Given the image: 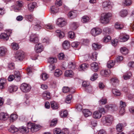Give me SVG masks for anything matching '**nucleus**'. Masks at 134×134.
Segmentation results:
<instances>
[{
	"label": "nucleus",
	"mask_w": 134,
	"mask_h": 134,
	"mask_svg": "<svg viewBox=\"0 0 134 134\" xmlns=\"http://www.w3.org/2000/svg\"><path fill=\"white\" fill-rule=\"evenodd\" d=\"M131 75V73L130 72H128L125 74L123 77L125 80H127L130 79Z\"/></svg>",
	"instance_id": "obj_34"
},
{
	"label": "nucleus",
	"mask_w": 134,
	"mask_h": 134,
	"mask_svg": "<svg viewBox=\"0 0 134 134\" xmlns=\"http://www.w3.org/2000/svg\"><path fill=\"white\" fill-rule=\"evenodd\" d=\"M42 95L44 98L46 99H49L51 98L50 93L47 91L44 92Z\"/></svg>",
	"instance_id": "obj_21"
},
{
	"label": "nucleus",
	"mask_w": 134,
	"mask_h": 134,
	"mask_svg": "<svg viewBox=\"0 0 134 134\" xmlns=\"http://www.w3.org/2000/svg\"><path fill=\"white\" fill-rule=\"evenodd\" d=\"M43 46L41 43L36 44L35 47V50L37 53H40L43 50Z\"/></svg>",
	"instance_id": "obj_9"
},
{
	"label": "nucleus",
	"mask_w": 134,
	"mask_h": 134,
	"mask_svg": "<svg viewBox=\"0 0 134 134\" xmlns=\"http://www.w3.org/2000/svg\"><path fill=\"white\" fill-rule=\"evenodd\" d=\"M57 123V120L56 119H53L52 120L50 126L51 127L54 126H55Z\"/></svg>",
	"instance_id": "obj_47"
},
{
	"label": "nucleus",
	"mask_w": 134,
	"mask_h": 134,
	"mask_svg": "<svg viewBox=\"0 0 134 134\" xmlns=\"http://www.w3.org/2000/svg\"><path fill=\"white\" fill-rule=\"evenodd\" d=\"M98 75L97 73H95L91 77L90 79L91 80L94 81L98 77Z\"/></svg>",
	"instance_id": "obj_57"
},
{
	"label": "nucleus",
	"mask_w": 134,
	"mask_h": 134,
	"mask_svg": "<svg viewBox=\"0 0 134 134\" xmlns=\"http://www.w3.org/2000/svg\"><path fill=\"white\" fill-rule=\"evenodd\" d=\"M89 20V18L88 17L85 16L82 17L81 21L82 22L86 23L88 22Z\"/></svg>",
	"instance_id": "obj_48"
},
{
	"label": "nucleus",
	"mask_w": 134,
	"mask_h": 134,
	"mask_svg": "<svg viewBox=\"0 0 134 134\" xmlns=\"http://www.w3.org/2000/svg\"><path fill=\"white\" fill-rule=\"evenodd\" d=\"M60 115L61 117H66L68 115V111L66 110L62 111L60 112Z\"/></svg>",
	"instance_id": "obj_41"
},
{
	"label": "nucleus",
	"mask_w": 134,
	"mask_h": 134,
	"mask_svg": "<svg viewBox=\"0 0 134 134\" xmlns=\"http://www.w3.org/2000/svg\"><path fill=\"white\" fill-rule=\"evenodd\" d=\"M120 41L121 42H124L126 41L129 38V36L128 35H124L120 36Z\"/></svg>",
	"instance_id": "obj_19"
},
{
	"label": "nucleus",
	"mask_w": 134,
	"mask_h": 134,
	"mask_svg": "<svg viewBox=\"0 0 134 134\" xmlns=\"http://www.w3.org/2000/svg\"><path fill=\"white\" fill-rule=\"evenodd\" d=\"M113 120V117L110 115L103 117L102 119V122L103 124L107 125H111Z\"/></svg>",
	"instance_id": "obj_1"
},
{
	"label": "nucleus",
	"mask_w": 134,
	"mask_h": 134,
	"mask_svg": "<svg viewBox=\"0 0 134 134\" xmlns=\"http://www.w3.org/2000/svg\"><path fill=\"white\" fill-rule=\"evenodd\" d=\"M102 116V114L98 111H94L93 114V117L95 119H99Z\"/></svg>",
	"instance_id": "obj_23"
},
{
	"label": "nucleus",
	"mask_w": 134,
	"mask_h": 134,
	"mask_svg": "<svg viewBox=\"0 0 134 134\" xmlns=\"http://www.w3.org/2000/svg\"><path fill=\"white\" fill-rule=\"evenodd\" d=\"M115 62L112 60L109 61L107 64V66L109 68H111L113 67L115 64Z\"/></svg>",
	"instance_id": "obj_37"
},
{
	"label": "nucleus",
	"mask_w": 134,
	"mask_h": 134,
	"mask_svg": "<svg viewBox=\"0 0 134 134\" xmlns=\"http://www.w3.org/2000/svg\"><path fill=\"white\" fill-rule=\"evenodd\" d=\"M19 131L22 133H23L27 131V129L25 127L21 126L20 127L19 129Z\"/></svg>",
	"instance_id": "obj_46"
},
{
	"label": "nucleus",
	"mask_w": 134,
	"mask_h": 134,
	"mask_svg": "<svg viewBox=\"0 0 134 134\" xmlns=\"http://www.w3.org/2000/svg\"><path fill=\"white\" fill-rule=\"evenodd\" d=\"M97 54L96 52H94L93 53L91 57L92 59L94 61L97 60Z\"/></svg>",
	"instance_id": "obj_53"
},
{
	"label": "nucleus",
	"mask_w": 134,
	"mask_h": 134,
	"mask_svg": "<svg viewBox=\"0 0 134 134\" xmlns=\"http://www.w3.org/2000/svg\"><path fill=\"white\" fill-rule=\"evenodd\" d=\"M93 49L94 50H96L100 48L101 47V45L97 43H94L92 45Z\"/></svg>",
	"instance_id": "obj_32"
},
{
	"label": "nucleus",
	"mask_w": 134,
	"mask_h": 134,
	"mask_svg": "<svg viewBox=\"0 0 134 134\" xmlns=\"http://www.w3.org/2000/svg\"><path fill=\"white\" fill-rule=\"evenodd\" d=\"M74 72L71 70H67L65 73V75L67 77H72L74 75Z\"/></svg>",
	"instance_id": "obj_24"
},
{
	"label": "nucleus",
	"mask_w": 134,
	"mask_h": 134,
	"mask_svg": "<svg viewBox=\"0 0 134 134\" xmlns=\"http://www.w3.org/2000/svg\"><path fill=\"white\" fill-rule=\"evenodd\" d=\"M48 62L51 64H53L57 62V60L56 57L50 58L48 60Z\"/></svg>",
	"instance_id": "obj_45"
},
{
	"label": "nucleus",
	"mask_w": 134,
	"mask_h": 134,
	"mask_svg": "<svg viewBox=\"0 0 134 134\" xmlns=\"http://www.w3.org/2000/svg\"><path fill=\"white\" fill-rule=\"evenodd\" d=\"M68 36L70 38L72 39L75 37V35L73 32L71 31L69 32L68 33Z\"/></svg>",
	"instance_id": "obj_51"
},
{
	"label": "nucleus",
	"mask_w": 134,
	"mask_h": 134,
	"mask_svg": "<svg viewBox=\"0 0 134 134\" xmlns=\"http://www.w3.org/2000/svg\"><path fill=\"white\" fill-rule=\"evenodd\" d=\"M25 18L27 19L29 21H31L33 20V15L30 14L29 15H25Z\"/></svg>",
	"instance_id": "obj_40"
},
{
	"label": "nucleus",
	"mask_w": 134,
	"mask_h": 134,
	"mask_svg": "<svg viewBox=\"0 0 134 134\" xmlns=\"http://www.w3.org/2000/svg\"><path fill=\"white\" fill-rule=\"evenodd\" d=\"M115 27L116 29H121L123 27V26L122 24L118 22H116L115 24Z\"/></svg>",
	"instance_id": "obj_39"
},
{
	"label": "nucleus",
	"mask_w": 134,
	"mask_h": 134,
	"mask_svg": "<svg viewBox=\"0 0 134 134\" xmlns=\"http://www.w3.org/2000/svg\"><path fill=\"white\" fill-rule=\"evenodd\" d=\"M30 41L35 43H38L39 39L37 35L36 34H31L30 36Z\"/></svg>",
	"instance_id": "obj_8"
},
{
	"label": "nucleus",
	"mask_w": 134,
	"mask_h": 134,
	"mask_svg": "<svg viewBox=\"0 0 134 134\" xmlns=\"http://www.w3.org/2000/svg\"><path fill=\"white\" fill-rule=\"evenodd\" d=\"M99 102L100 104H105L107 103V99L106 98H102L99 100Z\"/></svg>",
	"instance_id": "obj_50"
},
{
	"label": "nucleus",
	"mask_w": 134,
	"mask_h": 134,
	"mask_svg": "<svg viewBox=\"0 0 134 134\" xmlns=\"http://www.w3.org/2000/svg\"><path fill=\"white\" fill-rule=\"evenodd\" d=\"M27 127L29 131H30L32 132H36L39 129L38 126L32 123H28L27 125Z\"/></svg>",
	"instance_id": "obj_3"
},
{
	"label": "nucleus",
	"mask_w": 134,
	"mask_h": 134,
	"mask_svg": "<svg viewBox=\"0 0 134 134\" xmlns=\"http://www.w3.org/2000/svg\"><path fill=\"white\" fill-rule=\"evenodd\" d=\"M124 125L123 124H119L116 126V130L118 131H121Z\"/></svg>",
	"instance_id": "obj_38"
},
{
	"label": "nucleus",
	"mask_w": 134,
	"mask_h": 134,
	"mask_svg": "<svg viewBox=\"0 0 134 134\" xmlns=\"http://www.w3.org/2000/svg\"><path fill=\"white\" fill-rule=\"evenodd\" d=\"M45 27L47 29H52L54 28V26L52 25L49 24L45 25Z\"/></svg>",
	"instance_id": "obj_60"
},
{
	"label": "nucleus",
	"mask_w": 134,
	"mask_h": 134,
	"mask_svg": "<svg viewBox=\"0 0 134 134\" xmlns=\"http://www.w3.org/2000/svg\"><path fill=\"white\" fill-rule=\"evenodd\" d=\"M9 131L11 133H14L18 132L19 131V129L16 127L14 125H12L11 126Z\"/></svg>",
	"instance_id": "obj_31"
},
{
	"label": "nucleus",
	"mask_w": 134,
	"mask_h": 134,
	"mask_svg": "<svg viewBox=\"0 0 134 134\" xmlns=\"http://www.w3.org/2000/svg\"><path fill=\"white\" fill-rule=\"evenodd\" d=\"M11 46L12 49L15 51L18 50L19 48L18 44L15 42L12 43L11 44Z\"/></svg>",
	"instance_id": "obj_29"
},
{
	"label": "nucleus",
	"mask_w": 134,
	"mask_h": 134,
	"mask_svg": "<svg viewBox=\"0 0 134 134\" xmlns=\"http://www.w3.org/2000/svg\"><path fill=\"white\" fill-rule=\"evenodd\" d=\"M7 51V49L4 47H0V56H4Z\"/></svg>",
	"instance_id": "obj_12"
},
{
	"label": "nucleus",
	"mask_w": 134,
	"mask_h": 134,
	"mask_svg": "<svg viewBox=\"0 0 134 134\" xmlns=\"http://www.w3.org/2000/svg\"><path fill=\"white\" fill-rule=\"evenodd\" d=\"M89 66L88 64H83L80 66L78 68V70L80 71H84L88 68Z\"/></svg>",
	"instance_id": "obj_16"
},
{
	"label": "nucleus",
	"mask_w": 134,
	"mask_h": 134,
	"mask_svg": "<svg viewBox=\"0 0 134 134\" xmlns=\"http://www.w3.org/2000/svg\"><path fill=\"white\" fill-rule=\"evenodd\" d=\"M111 39V37L109 36H105L103 38V41L104 42H108Z\"/></svg>",
	"instance_id": "obj_49"
},
{
	"label": "nucleus",
	"mask_w": 134,
	"mask_h": 134,
	"mask_svg": "<svg viewBox=\"0 0 134 134\" xmlns=\"http://www.w3.org/2000/svg\"><path fill=\"white\" fill-rule=\"evenodd\" d=\"M68 16L70 18H74L76 16V14L74 11H71L68 13Z\"/></svg>",
	"instance_id": "obj_30"
},
{
	"label": "nucleus",
	"mask_w": 134,
	"mask_h": 134,
	"mask_svg": "<svg viewBox=\"0 0 134 134\" xmlns=\"http://www.w3.org/2000/svg\"><path fill=\"white\" fill-rule=\"evenodd\" d=\"M63 91L64 93H66L70 91V88L67 87H63Z\"/></svg>",
	"instance_id": "obj_59"
},
{
	"label": "nucleus",
	"mask_w": 134,
	"mask_h": 134,
	"mask_svg": "<svg viewBox=\"0 0 134 134\" xmlns=\"http://www.w3.org/2000/svg\"><path fill=\"white\" fill-rule=\"evenodd\" d=\"M18 89V87L17 86L11 85L9 87L8 90L10 92L12 93L16 91Z\"/></svg>",
	"instance_id": "obj_15"
},
{
	"label": "nucleus",
	"mask_w": 134,
	"mask_h": 134,
	"mask_svg": "<svg viewBox=\"0 0 134 134\" xmlns=\"http://www.w3.org/2000/svg\"><path fill=\"white\" fill-rule=\"evenodd\" d=\"M51 107L53 109L55 110L58 108V105L55 101H52L51 102Z\"/></svg>",
	"instance_id": "obj_27"
},
{
	"label": "nucleus",
	"mask_w": 134,
	"mask_h": 134,
	"mask_svg": "<svg viewBox=\"0 0 134 134\" xmlns=\"http://www.w3.org/2000/svg\"><path fill=\"white\" fill-rule=\"evenodd\" d=\"M110 73V70L108 69L101 71L100 72V74L102 76L106 77Z\"/></svg>",
	"instance_id": "obj_17"
},
{
	"label": "nucleus",
	"mask_w": 134,
	"mask_h": 134,
	"mask_svg": "<svg viewBox=\"0 0 134 134\" xmlns=\"http://www.w3.org/2000/svg\"><path fill=\"white\" fill-rule=\"evenodd\" d=\"M118 109V108L114 104H111V107L110 111H116Z\"/></svg>",
	"instance_id": "obj_56"
},
{
	"label": "nucleus",
	"mask_w": 134,
	"mask_h": 134,
	"mask_svg": "<svg viewBox=\"0 0 134 134\" xmlns=\"http://www.w3.org/2000/svg\"><path fill=\"white\" fill-rule=\"evenodd\" d=\"M61 132V130L59 128H55L54 129L53 133L54 134H59Z\"/></svg>",
	"instance_id": "obj_58"
},
{
	"label": "nucleus",
	"mask_w": 134,
	"mask_h": 134,
	"mask_svg": "<svg viewBox=\"0 0 134 134\" xmlns=\"http://www.w3.org/2000/svg\"><path fill=\"white\" fill-rule=\"evenodd\" d=\"M71 27L73 30H75L77 27V24L76 23L74 22L71 25Z\"/></svg>",
	"instance_id": "obj_52"
},
{
	"label": "nucleus",
	"mask_w": 134,
	"mask_h": 134,
	"mask_svg": "<svg viewBox=\"0 0 134 134\" xmlns=\"http://www.w3.org/2000/svg\"><path fill=\"white\" fill-rule=\"evenodd\" d=\"M0 38L4 40H7L9 39L8 35L5 33H2L0 35Z\"/></svg>",
	"instance_id": "obj_22"
},
{
	"label": "nucleus",
	"mask_w": 134,
	"mask_h": 134,
	"mask_svg": "<svg viewBox=\"0 0 134 134\" xmlns=\"http://www.w3.org/2000/svg\"><path fill=\"white\" fill-rule=\"evenodd\" d=\"M127 12L126 9H123L119 12V15L121 17H124L126 16L127 14Z\"/></svg>",
	"instance_id": "obj_28"
},
{
	"label": "nucleus",
	"mask_w": 134,
	"mask_h": 134,
	"mask_svg": "<svg viewBox=\"0 0 134 134\" xmlns=\"http://www.w3.org/2000/svg\"><path fill=\"white\" fill-rule=\"evenodd\" d=\"M8 68L10 69H13L15 68L14 64L13 63H10L8 64Z\"/></svg>",
	"instance_id": "obj_63"
},
{
	"label": "nucleus",
	"mask_w": 134,
	"mask_h": 134,
	"mask_svg": "<svg viewBox=\"0 0 134 134\" xmlns=\"http://www.w3.org/2000/svg\"><path fill=\"white\" fill-rule=\"evenodd\" d=\"M8 118L7 114L5 113H1L0 114V119L2 120H5Z\"/></svg>",
	"instance_id": "obj_18"
},
{
	"label": "nucleus",
	"mask_w": 134,
	"mask_h": 134,
	"mask_svg": "<svg viewBox=\"0 0 134 134\" xmlns=\"http://www.w3.org/2000/svg\"><path fill=\"white\" fill-rule=\"evenodd\" d=\"M72 96L71 94H69L68 95L66 99L65 102L67 103H69L71 102V100L72 98Z\"/></svg>",
	"instance_id": "obj_44"
},
{
	"label": "nucleus",
	"mask_w": 134,
	"mask_h": 134,
	"mask_svg": "<svg viewBox=\"0 0 134 134\" xmlns=\"http://www.w3.org/2000/svg\"><path fill=\"white\" fill-rule=\"evenodd\" d=\"M51 12L52 13H54L58 12V9L55 6H53L51 7Z\"/></svg>",
	"instance_id": "obj_42"
},
{
	"label": "nucleus",
	"mask_w": 134,
	"mask_h": 134,
	"mask_svg": "<svg viewBox=\"0 0 134 134\" xmlns=\"http://www.w3.org/2000/svg\"><path fill=\"white\" fill-rule=\"evenodd\" d=\"M120 51L121 53L123 54H126L128 53V50L125 47L121 48Z\"/></svg>",
	"instance_id": "obj_43"
},
{
	"label": "nucleus",
	"mask_w": 134,
	"mask_h": 134,
	"mask_svg": "<svg viewBox=\"0 0 134 134\" xmlns=\"http://www.w3.org/2000/svg\"><path fill=\"white\" fill-rule=\"evenodd\" d=\"M56 32L57 33V35L60 38H63L65 36L64 33L59 30H57L56 31Z\"/></svg>",
	"instance_id": "obj_25"
},
{
	"label": "nucleus",
	"mask_w": 134,
	"mask_h": 134,
	"mask_svg": "<svg viewBox=\"0 0 134 134\" xmlns=\"http://www.w3.org/2000/svg\"><path fill=\"white\" fill-rule=\"evenodd\" d=\"M123 3L126 5H130L131 4L132 1L131 0H125Z\"/></svg>",
	"instance_id": "obj_61"
},
{
	"label": "nucleus",
	"mask_w": 134,
	"mask_h": 134,
	"mask_svg": "<svg viewBox=\"0 0 134 134\" xmlns=\"http://www.w3.org/2000/svg\"><path fill=\"white\" fill-rule=\"evenodd\" d=\"M18 118V116L15 114H12L10 116V119L13 121L15 120Z\"/></svg>",
	"instance_id": "obj_55"
},
{
	"label": "nucleus",
	"mask_w": 134,
	"mask_h": 134,
	"mask_svg": "<svg viewBox=\"0 0 134 134\" xmlns=\"http://www.w3.org/2000/svg\"><path fill=\"white\" fill-rule=\"evenodd\" d=\"M57 23L59 27H61L65 26L66 24L65 19L62 18H59L58 19Z\"/></svg>",
	"instance_id": "obj_7"
},
{
	"label": "nucleus",
	"mask_w": 134,
	"mask_h": 134,
	"mask_svg": "<svg viewBox=\"0 0 134 134\" xmlns=\"http://www.w3.org/2000/svg\"><path fill=\"white\" fill-rule=\"evenodd\" d=\"M30 86L25 83L22 84L20 87L21 91L24 92H29L31 90Z\"/></svg>",
	"instance_id": "obj_4"
},
{
	"label": "nucleus",
	"mask_w": 134,
	"mask_h": 134,
	"mask_svg": "<svg viewBox=\"0 0 134 134\" xmlns=\"http://www.w3.org/2000/svg\"><path fill=\"white\" fill-rule=\"evenodd\" d=\"M112 17V14L111 13H108L104 14L100 18L101 23L106 24L109 23Z\"/></svg>",
	"instance_id": "obj_2"
},
{
	"label": "nucleus",
	"mask_w": 134,
	"mask_h": 134,
	"mask_svg": "<svg viewBox=\"0 0 134 134\" xmlns=\"http://www.w3.org/2000/svg\"><path fill=\"white\" fill-rule=\"evenodd\" d=\"M91 70L94 72L98 71V65L96 62H93L91 64Z\"/></svg>",
	"instance_id": "obj_10"
},
{
	"label": "nucleus",
	"mask_w": 134,
	"mask_h": 134,
	"mask_svg": "<svg viewBox=\"0 0 134 134\" xmlns=\"http://www.w3.org/2000/svg\"><path fill=\"white\" fill-rule=\"evenodd\" d=\"M24 57V53L22 51H18L15 55L16 61H21Z\"/></svg>",
	"instance_id": "obj_5"
},
{
	"label": "nucleus",
	"mask_w": 134,
	"mask_h": 134,
	"mask_svg": "<svg viewBox=\"0 0 134 134\" xmlns=\"http://www.w3.org/2000/svg\"><path fill=\"white\" fill-rule=\"evenodd\" d=\"M5 83L6 80L5 79H1L0 80V89H2L3 88Z\"/></svg>",
	"instance_id": "obj_36"
},
{
	"label": "nucleus",
	"mask_w": 134,
	"mask_h": 134,
	"mask_svg": "<svg viewBox=\"0 0 134 134\" xmlns=\"http://www.w3.org/2000/svg\"><path fill=\"white\" fill-rule=\"evenodd\" d=\"M75 63L71 62L69 63L68 65V67L69 68L74 69L75 68Z\"/></svg>",
	"instance_id": "obj_54"
},
{
	"label": "nucleus",
	"mask_w": 134,
	"mask_h": 134,
	"mask_svg": "<svg viewBox=\"0 0 134 134\" xmlns=\"http://www.w3.org/2000/svg\"><path fill=\"white\" fill-rule=\"evenodd\" d=\"M63 48L65 49H68L70 47V44L67 41H65L62 44Z\"/></svg>",
	"instance_id": "obj_20"
},
{
	"label": "nucleus",
	"mask_w": 134,
	"mask_h": 134,
	"mask_svg": "<svg viewBox=\"0 0 134 134\" xmlns=\"http://www.w3.org/2000/svg\"><path fill=\"white\" fill-rule=\"evenodd\" d=\"M83 113L84 115L86 117L89 116L92 114V113L88 109H83Z\"/></svg>",
	"instance_id": "obj_14"
},
{
	"label": "nucleus",
	"mask_w": 134,
	"mask_h": 134,
	"mask_svg": "<svg viewBox=\"0 0 134 134\" xmlns=\"http://www.w3.org/2000/svg\"><path fill=\"white\" fill-rule=\"evenodd\" d=\"M36 4V3L35 2L29 4L28 5V8L29 11L30 12L33 11Z\"/></svg>",
	"instance_id": "obj_13"
},
{
	"label": "nucleus",
	"mask_w": 134,
	"mask_h": 134,
	"mask_svg": "<svg viewBox=\"0 0 134 134\" xmlns=\"http://www.w3.org/2000/svg\"><path fill=\"white\" fill-rule=\"evenodd\" d=\"M111 82L113 85L116 86L118 85L119 81L117 78H113L111 80Z\"/></svg>",
	"instance_id": "obj_35"
},
{
	"label": "nucleus",
	"mask_w": 134,
	"mask_h": 134,
	"mask_svg": "<svg viewBox=\"0 0 134 134\" xmlns=\"http://www.w3.org/2000/svg\"><path fill=\"white\" fill-rule=\"evenodd\" d=\"M120 108H124L126 106V103L123 101L121 100L120 102Z\"/></svg>",
	"instance_id": "obj_62"
},
{
	"label": "nucleus",
	"mask_w": 134,
	"mask_h": 134,
	"mask_svg": "<svg viewBox=\"0 0 134 134\" xmlns=\"http://www.w3.org/2000/svg\"><path fill=\"white\" fill-rule=\"evenodd\" d=\"M16 6L14 7V9L15 10L20 11L21 10V7L23 6V2L22 1H19L16 2Z\"/></svg>",
	"instance_id": "obj_11"
},
{
	"label": "nucleus",
	"mask_w": 134,
	"mask_h": 134,
	"mask_svg": "<svg viewBox=\"0 0 134 134\" xmlns=\"http://www.w3.org/2000/svg\"><path fill=\"white\" fill-rule=\"evenodd\" d=\"M62 74V71L59 69H57L55 70L54 73V75L57 77H59Z\"/></svg>",
	"instance_id": "obj_33"
},
{
	"label": "nucleus",
	"mask_w": 134,
	"mask_h": 134,
	"mask_svg": "<svg viewBox=\"0 0 134 134\" xmlns=\"http://www.w3.org/2000/svg\"><path fill=\"white\" fill-rule=\"evenodd\" d=\"M128 66L130 68H134V62H130L128 64Z\"/></svg>",
	"instance_id": "obj_64"
},
{
	"label": "nucleus",
	"mask_w": 134,
	"mask_h": 134,
	"mask_svg": "<svg viewBox=\"0 0 134 134\" xmlns=\"http://www.w3.org/2000/svg\"><path fill=\"white\" fill-rule=\"evenodd\" d=\"M14 77L15 78V80L17 81H19L20 79V72L18 71H15L14 72Z\"/></svg>",
	"instance_id": "obj_26"
},
{
	"label": "nucleus",
	"mask_w": 134,
	"mask_h": 134,
	"mask_svg": "<svg viewBox=\"0 0 134 134\" xmlns=\"http://www.w3.org/2000/svg\"><path fill=\"white\" fill-rule=\"evenodd\" d=\"M102 32L101 29L99 28H94L92 29L91 33L92 35L94 36H96L100 34Z\"/></svg>",
	"instance_id": "obj_6"
}]
</instances>
